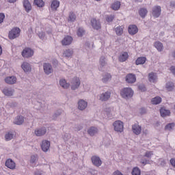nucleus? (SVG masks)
Wrapping results in <instances>:
<instances>
[{"label": "nucleus", "mask_w": 175, "mask_h": 175, "mask_svg": "<svg viewBox=\"0 0 175 175\" xmlns=\"http://www.w3.org/2000/svg\"><path fill=\"white\" fill-rule=\"evenodd\" d=\"M21 33V29L19 27H13L8 33V38L10 40H14V39H17L20 37Z\"/></svg>", "instance_id": "obj_1"}, {"label": "nucleus", "mask_w": 175, "mask_h": 175, "mask_svg": "<svg viewBox=\"0 0 175 175\" xmlns=\"http://www.w3.org/2000/svg\"><path fill=\"white\" fill-rule=\"evenodd\" d=\"M120 96L124 99H129L133 96V90L131 88H124L120 90Z\"/></svg>", "instance_id": "obj_2"}, {"label": "nucleus", "mask_w": 175, "mask_h": 175, "mask_svg": "<svg viewBox=\"0 0 175 175\" xmlns=\"http://www.w3.org/2000/svg\"><path fill=\"white\" fill-rule=\"evenodd\" d=\"M115 132L122 133L124 132V122L121 120H116L113 123Z\"/></svg>", "instance_id": "obj_3"}, {"label": "nucleus", "mask_w": 175, "mask_h": 175, "mask_svg": "<svg viewBox=\"0 0 175 175\" xmlns=\"http://www.w3.org/2000/svg\"><path fill=\"white\" fill-rule=\"evenodd\" d=\"M33 54L34 51L29 47L25 48L21 53L23 58H31V57H33Z\"/></svg>", "instance_id": "obj_4"}, {"label": "nucleus", "mask_w": 175, "mask_h": 175, "mask_svg": "<svg viewBox=\"0 0 175 175\" xmlns=\"http://www.w3.org/2000/svg\"><path fill=\"white\" fill-rule=\"evenodd\" d=\"M91 25L93 29H96V31H99L100 28H102V25H100V21L99 19H96L93 18L90 21Z\"/></svg>", "instance_id": "obj_5"}, {"label": "nucleus", "mask_w": 175, "mask_h": 175, "mask_svg": "<svg viewBox=\"0 0 175 175\" xmlns=\"http://www.w3.org/2000/svg\"><path fill=\"white\" fill-rule=\"evenodd\" d=\"M81 83L80 78L77 77H74L71 81V90H77L80 87Z\"/></svg>", "instance_id": "obj_6"}, {"label": "nucleus", "mask_w": 175, "mask_h": 175, "mask_svg": "<svg viewBox=\"0 0 175 175\" xmlns=\"http://www.w3.org/2000/svg\"><path fill=\"white\" fill-rule=\"evenodd\" d=\"M91 161L94 166L96 167H99V166H102V160L100 157L98 156H92L91 158Z\"/></svg>", "instance_id": "obj_7"}, {"label": "nucleus", "mask_w": 175, "mask_h": 175, "mask_svg": "<svg viewBox=\"0 0 175 175\" xmlns=\"http://www.w3.org/2000/svg\"><path fill=\"white\" fill-rule=\"evenodd\" d=\"M5 166L11 170H14L16 169V162L12 159H8L5 161Z\"/></svg>", "instance_id": "obj_8"}, {"label": "nucleus", "mask_w": 175, "mask_h": 175, "mask_svg": "<svg viewBox=\"0 0 175 175\" xmlns=\"http://www.w3.org/2000/svg\"><path fill=\"white\" fill-rule=\"evenodd\" d=\"M125 79L126 83L129 84H133V83H136V75L135 74H127Z\"/></svg>", "instance_id": "obj_9"}, {"label": "nucleus", "mask_w": 175, "mask_h": 175, "mask_svg": "<svg viewBox=\"0 0 175 175\" xmlns=\"http://www.w3.org/2000/svg\"><path fill=\"white\" fill-rule=\"evenodd\" d=\"M161 6L156 5L152 8V14L153 17H155L156 18H158L161 16Z\"/></svg>", "instance_id": "obj_10"}, {"label": "nucleus", "mask_w": 175, "mask_h": 175, "mask_svg": "<svg viewBox=\"0 0 175 175\" xmlns=\"http://www.w3.org/2000/svg\"><path fill=\"white\" fill-rule=\"evenodd\" d=\"M129 35H136L139 32V29L135 25H130L128 28Z\"/></svg>", "instance_id": "obj_11"}, {"label": "nucleus", "mask_w": 175, "mask_h": 175, "mask_svg": "<svg viewBox=\"0 0 175 175\" xmlns=\"http://www.w3.org/2000/svg\"><path fill=\"white\" fill-rule=\"evenodd\" d=\"M72 42H73V38H72V36H66L62 40V44L63 46H69V44H72Z\"/></svg>", "instance_id": "obj_12"}, {"label": "nucleus", "mask_w": 175, "mask_h": 175, "mask_svg": "<svg viewBox=\"0 0 175 175\" xmlns=\"http://www.w3.org/2000/svg\"><path fill=\"white\" fill-rule=\"evenodd\" d=\"M43 69L45 75H50L51 73H53V67L51 66V64L49 63L44 64Z\"/></svg>", "instance_id": "obj_13"}, {"label": "nucleus", "mask_w": 175, "mask_h": 175, "mask_svg": "<svg viewBox=\"0 0 175 175\" xmlns=\"http://www.w3.org/2000/svg\"><path fill=\"white\" fill-rule=\"evenodd\" d=\"M41 148L44 152H47L50 150V141L43 140L41 144Z\"/></svg>", "instance_id": "obj_14"}, {"label": "nucleus", "mask_w": 175, "mask_h": 175, "mask_svg": "<svg viewBox=\"0 0 175 175\" xmlns=\"http://www.w3.org/2000/svg\"><path fill=\"white\" fill-rule=\"evenodd\" d=\"M47 129L45 127H42L40 129H36L34 131V133L36 136L40 137L46 135Z\"/></svg>", "instance_id": "obj_15"}, {"label": "nucleus", "mask_w": 175, "mask_h": 175, "mask_svg": "<svg viewBox=\"0 0 175 175\" xmlns=\"http://www.w3.org/2000/svg\"><path fill=\"white\" fill-rule=\"evenodd\" d=\"M132 131L135 135H140L142 133V126L135 124L132 125Z\"/></svg>", "instance_id": "obj_16"}, {"label": "nucleus", "mask_w": 175, "mask_h": 175, "mask_svg": "<svg viewBox=\"0 0 175 175\" xmlns=\"http://www.w3.org/2000/svg\"><path fill=\"white\" fill-rule=\"evenodd\" d=\"M59 1L58 0H53L51 3V9L52 12H57L58 8H59Z\"/></svg>", "instance_id": "obj_17"}, {"label": "nucleus", "mask_w": 175, "mask_h": 175, "mask_svg": "<svg viewBox=\"0 0 175 175\" xmlns=\"http://www.w3.org/2000/svg\"><path fill=\"white\" fill-rule=\"evenodd\" d=\"M23 7L25 8V10L27 13H29L31 10H32V5H31V3L29 0H23Z\"/></svg>", "instance_id": "obj_18"}, {"label": "nucleus", "mask_w": 175, "mask_h": 175, "mask_svg": "<svg viewBox=\"0 0 175 175\" xmlns=\"http://www.w3.org/2000/svg\"><path fill=\"white\" fill-rule=\"evenodd\" d=\"M111 95V93L110 92H105L100 94V100H102V102H106V100H109V99H110Z\"/></svg>", "instance_id": "obj_19"}, {"label": "nucleus", "mask_w": 175, "mask_h": 175, "mask_svg": "<svg viewBox=\"0 0 175 175\" xmlns=\"http://www.w3.org/2000/svg\"><path fill=\"white\" fill-rule=\"evenodd\" d=\"M138 13L142 18H146L147 14H148V10L146 8H141L138 10Z\"/></svg>", "instance_id": "obj_20"}, {"label": "nucleus", "mask_w": 175, "mask_h": 175, "mask_svg": "<svg viewBox=\"0 0 175 175\" xmlns=\"http://www.w3.org/2000/svg\"><path fill=\"white\" fill-rule=\"evenodd\" d=\"M5 81L7 84H10V85L16 84L17 81V78L14 76L7 77L5 79Z\"/></svg>", "instance_id": "obj_21"}, {"label": "nucleus", "mask_w": 175, "mask_h": 175, "mask_svg": "<svg viewBox=\"0 0 175 175\" xmlns=\"http://www.w3.org/2000/svg\"><path fill=\"white\" fill-rule=\"evenodd\" d=\"M87 106H88V103L84 100H80L78 102V109L79 110H85V109L87 108Z\"/></svg>", "instance_id": "obj_22"}, {"label": "nucleus", "mask_w": 175, "mask_h": 175, "mask_svg": "<svg viewBox=\"0 0 175 175\" xmlns=\"http://www.w3.org/2000/svg\"><path fill=\"white\" fill-rule=\"evenodd\" d=\"M148 80L150 83H157V81L158 80V76L157 75V73L152 72L149 73Z\"/></svg>", "instance_id": "obj_23"}, {"label": "nucleus", "mask_w": 175, "mask_h": 175, "mask_svg": "<svg viewBox=\"0 0 175 175\" xmlns=\"http://www.w3.org/2000/svg\"><path fill=\"white\" fill-rule=\"evenodd\" d=\"M128 58H129V55H128V52H123L119 56L118 59L120 62H125V61L128 60Z\"/></svg>", "instance_id": "obj_24"}, {"label": "nucleus", "mask_w": 175, "mask_h": 175, "mask_svg": "<svg viewBox=\"0 0 175 175\" xmlns=\"http://www.w3.org/2000/svg\"><path fill=\"white\" fill-rule=\"evenodd\" d=\"M175 85L172 81H168L165 84V89L168 92L174 91Z\"/></svg>", "instance_id": "obj_25"}, {"label": "nucleus", "mask_w": 175, "mask_h": 175, "mask_svg": "<svg viewBox=\"0 0 175 175\" xmlns=\"http://www.w3.org/2000/svg\"><path fill=\"white\" fill-rule=\"evenodd\" d=\"M154 46L155 49H157V51L161 53V51H163V44L159 41H156L154 43Z\"/></svg>", "instance_id": "obj_26"}, {"label": "nucleus", "mask_w": 175, "mask_h": 175, "mask_svg": "<svg viewBox=\"0 0 175 175\" xmlns=\"http://www.w3.org/2000/svg\"><path fill=\"white\" fill-rule=\"evenodd\" d=\"M147 61V57H139L135 60V65H144Z\"/></svg>", "instance_id": "obj_27"}, {"label": "nucleus", "mask_w": 175, "mask_h": 175, "mask_svg": "<svg viewBox=\"0 0 175 175\" xmlns=\"http://www.w3.org/2000/svg\"><path fill=\"white\" fill-rule=\"evenodd\" d=\"M24 122V117L23 116H18L14 120V124L16 125H22Z\"/></svg>", "instance_id": "obj_28"}, {"label": "nucleus", "mask_w": 175, "mask_h": 175, "mask_svg": "<svg viewBox=\"0 0 175 175\" xmlns=\"http://www.w3.org/2000/svg\"><path fill=\"white\" fill-rule=\"evenodd\" d=\"M22 69L24 70V72H31V65L28 62H23L21 65Z\"/></svg>", "instance_id": "obj_29"}, {"label": "nucleus", "mask_w": 175, "mask_h": 175, "mask_svg": "<svg viewBox=\"0 0 175 175\" xmlns=\"http://www.w3.org/2000/svg\"><path fill=\"white\" fill-rule=\"evenodd\" d=\"M88 133L90 136H95L98 133V128L92 126L88 130Z\"/></svg>", "instance_id": "obj_30"}, {"label": "nucleus", "mask_w": 175, "mask_h": 175, "mask_svg": "<svg viewBox=\"0 0 175 175\" xmlns=\"http://www.w3.org/2000/svg\"><path fill=\"white\" fill-rule=\"evenodd\" d=\"M115 31L118 36H121L124 33V26H118L115 28Z\"/></svg>", "instance_id": "obj_31"}, {"label": "nucleus", "mask_w": 175, "mask_h": 175, "mask_svg": "<svg viewBox=\"0 0 175 175\" xmlns=\"http://www.w3.org/2000/svg\"><path fill=\"white\" fill-rule=\"evenodd\" d=\"M68 21V23H75V21H76V14H75V12H70L69 13Z\"/></svg>", "instance_id": "obj_32"}, {"label": "nucleus", "mask_w": 175, "mask_h": 175, "mask_svg": "<svg viewBox=\"0 0 175 175\" xmlns=\"http://www.w3.org/2000/svg\"><path fill=\"white\" fill-rule=\"evenodd\" d=\"M2 92L6 96H12L13 95L14 90L10 88H5L3 90Z\"/></svg>", "instance_id": "obj_33"}, {"label": "nucleus", "mask_w": 175, "mask_h": 175, "mask_svg": "<svg viewBox=\"0 0 175 175\" xmlns=\"http://www.w3.org/2000/svg\"><path fill=\"white\" fill-rule=\"evenodd\" d=\"M162 102V98L159 96H156L151 100L152 105H159Z\"/></svg>", "instance_id": "obj_34"}, {"label": "nucleus", "mask_w": 175, "mask_h": 175, "mask_svg": "<svg viewBox=\"0 0 175 175\" xmlns=\"http://www.w3.org/2000/svg\"><path fill=\"white\" fill-rule=\"evenodd\" d=\"M160 114L161 117H167V116H170V111L168 109L161 108L160 109Z\"/></svg>", "instance_id": "obj_35"}, {"label": "nucleus", "mask_w": 175, "mask_h": 175, "mask_svg": "<svg viewBox=\"0 0 175 175\" xmlns=\"http://www.w3.org/2000/svg\"><path fill=\"white\" fill-rule=\"evenodd\" d=\"M121 8V2L120 1H115L112 5H111V9L113 10H118Z\"/></svg>", "instance_id": "obj_36"}, {"label": "nucleus", "mask_w": 175, "mask_h": 175, "mask_svg": "<svg viewBox=\"0 0 175 175\" xmlns=\"http://www.w3.org/2000/svg\"><path fill=\"white\" fill-rule=\"evenodd\" d=\"M59 84L62 88H69L70 84L66 83V80L65 79H61L59 81Z\"/></svg>", "instance_id": "obj_37"}, {"label": "nucleus", "mask_w": 175, "mask_h": 175, "mask_svg": "<svg viewBox=\"0 0 175 175\" xmlns=\"http://www.w3.org/2000/svg\"><path fill=\"white\" fill-rule=\"evenodd\" d=\"M14 137V133H13L12 132H8L5 134V139L6 142H10V140H12V139H13Z\"/></svg>", "instance_id": "obj_38"}, {"label": "nucleus", "mask_w": 175, "mask_h": 175, "mask_svg": "<svg viewBox=\"0 0 175 175\" xmlns=\"http://www.w3.org/2000/svg\"><path fill=\"white\" fill-rule=\"evenodd\" d=\"M63 55L66 58H69V57H72V55H73V51L70 49H67V50L64 51Z\"/></svg>", "instance_id": "obj_39"}, {"label": "nucleus", "mask_w": 175, "mask_h": 175, "mask_svg": "<svg viewBox=\"0 0 175 175\" xmlns=\"http://www.w3.org/2000/svg\"><path fill=\"white\" fill-rule=\"evenodd\" d=\"M116 18V15L111 14V15H106L105 20L107 23H113V21Z\"/></svg>", "instance_id": "obj_40"}, {"label": "nucleus", "mask_w": 175, "mask_h": 175, "mask_svg": "<svg viewBox=\"0 0 175 175\" xmlns=\"http://www.w3.org/2000/svg\"><path fill=\"white\" fill-rule=\"evenodd\" d=\"M132 175H141L142 174V171L140 169L137 167H135L133 168V170L131 172Z\"/></svg>", "instance_id": "obj_41"}, {"label": "nucleus", "mask_w": 175, "mask_h": 175, "mask_svg": "<svg viewBox=\"0 0 175 175\" xmlns=\"http://www.w3.org/2000/svg\"><path fill=\"white\" fill-rule=\"evenodd\" d=\"M84 33H85V30H84V29L83 27H79L77 29V36H79V38L83 37Z\"/></svg>", "instance_id": "obj_42"}, {"label": "nucleus", "mask_w": 175, "mask_h": 175, "mask_svg": "<svg viewBox=\"0 0 175 175\" xmlns=\"http://www.w3.org/2000/svg\"><path fill=\"white\" fill-rule=\"evenodd\" d=\"M34 4L38 6V8H43V6H44V1H43V0H34Z\"/></svg>", "instance_id": "obj_43"}, {"label": "nucleus", "mask_w": 175, "mask_h": 175, "mask_svg": "<svg viewBox=\"0 0 175 175\" xmlns=\"http://www.w3.org/2000/svg\"><path fill=\"white\" fill-rule=\"evenodd\" d=\"M109 80H111V75L107 73L102 79L103 83H107Z\"/></svg>", "instance_id": "obj_44"}, {"label": "nucleus", "mask_w": 175, "mask_h": 175, "mask_svg": "<svg viewBox=\"0 0 175 175\" xmlns=\"http://www.w3.org/2000/svg\"><path fill=\"white\" fill-rule=\"evenodd\" d=\"M99 64L102 68L106 66V57L105 56H101L100 57Z\"/></svg>", "instance_id": "obj_45"}, {"label": "nucleus", "mask_w": 175, "mask_h": 175, "mask_svg": "<svg viewBox=\"0 0 175 175\" xmlns=\"http://www.w3.org/2000/svg\"><path fill=\"white\" fill-rule=\"evenodd\" d=\"M38 161V154H34L31 157L30 162L31 163H35Z\"/></svg>", "instance_id": "obj_46"}, {"label": "nucleus", "mask_w": 175, "mask_h": 175, "mask_svg": "<svg viewBox=\"0 0 175 175\" xmlns=\"http://www.w3.org/2000/svg\"><path fill=\"white\" fill-rule=\"evenodd\" d=\"M152 155H154V152L147 151V152H146L144 157H146V158H151V157H152Z\"/></svg>", "instance_id": "obj_47"}, {"label": "nucleus", "mask_w": 175, "mask_h": 175, "mask_svg": "<svg viewBox=\"0 0 175 175\" xmlns=\"http://www.w3.org/2000/svg\"><path fill=\"white\" fill-rule=\"evenodd\" d=\"M138 88L139 90V91H141L142 92H144L146 91H147V89L146 88V85L142 84V85H139L138 86Z\"/></svg>", "instance_id": "obj_48"}, {"label": "nucleus", "mask_w": 175, "mask_h": 175, "mask_svg": "<svg viewBox=\"0 0 175 175\" xmlns=\"http://www.w3.org/2000/svg\"><path fill=\"white\" fill-rule=\"evenodd\" d=\"M173 126H174V123H169L168 124H167L165 127V129H169V131H170V129H173Z\"/></svg>", "instance_id": "obj_49"}, {"label": "nucleus", "mask_w": 175, "mask_h": 175, "mask_svg": "<svg viewBox=\"0 0 175 175\" xmlns=\"http://www.w3.org/2000/svg\"><path fill=\"white\" fill-rule=\"evenodd\" d=\"M3 20H5V14L0 13V24H2V23H3Z\"/></svg>", "instance_id": "obj_50"}, {"label": "nucleus", "mask_w": 175, "mask_h": 175, "mask_svg": "<svg viewBox=\"0 0 175 175\" xmlns=\"http://www.w3.org/2000/svg\"><path fill=\"white\" fill-rule=\"evenodd\" d=\"M44 36H46V34L44 33V32H40L38 33V37L40 38V39H44Z\"/></svg>", "instance_id": "obj_51"}, {"label": "nucleus", "mask_w": 175, "mask_h": 175, "mask_svg": "<svg viewBox=\"0 0 175 175\" xmlns=\"http://www.w3.org/2000/svg\"><path fill=\"white\" fill-rule=\"evenodd\" d=\"M170 70L172 73V75H174V76H175V66H172L170 68Z\"/></svg>", "instance_id": "obj_52"}, {"label": "nucleus", "mask_w": 175, "mask_h": 175, "mask_svg": "<svg viewBox=\"0 0 175 175\" xmlns=\"http://www.w3.org/2000/svg\"><path fill=\"white\" fill-rule=\"evenodd\" d=\"M170 163L173 166V167H175V159L172 158L170 160Z\"/></svg>", "instance_id": "obj_53"}, {"label": "nucleus", "mask_w": 175, "mask_h": 175, "mask_svg": "<svg viewBox=\"0 0 175 175\" xmlns=\"http://www.w3.org/2000/svg\"><path fill=\"white\" fill-rule=\"evenodd\" d=\"M112 175H122V173H121V172H120L119 170H116L113 173Z\"/></svg>", "instance_id": "obj_54"}, {"label": "nucleus", "mask_w": 175, "mask_h": 175, "mask_svg": "<svg viewBox=\"0 0 175 175\" xmlns=\"http://www.w3.org/2000/svg\"><path fill=\"white\" fill-rule=\"evenodd\" d=\"M146 110L145 108H141V111H140L141 114H146Z\"/></svg>", "instance_id": "obj_55"}, {"label": "nucleus", "mask_w": 175, "mask_h": 175, "mask_svg": "<svg viewBox=\"0 0 175 175\" xmlns=\"http://www.w3.org/2000/svg\"><path fill=\"white\" fill-rule=\"evenodd\" d=\"M61 113H62V110H60L57 113H55V116L57 117V116H61Z\"/></svg>", "instance_id": "obj_56"}, {"label": "nucleus", "mask_w": 175, "mask_h": 175, "mask_svg": "<svg viewBox=\"0 0 175 175\" xmlns=\"http://www.w3.org/2000/svg\"><path fill=\"white\" fill-rule=\"evenodd\" d=\"M34 175H42V172L40 171H36L34 173Z\"/></svg>", "instance_id": "obj_57"}, {"label": "nucleus", "mask_w": 175, "mask_h": 175, "mask_svg": "<svg viewBox=\"0 0 175 175\" xmlns=\"http://www.w3.org/2000/svg\"><path fill=\"white\" fill-rule=\"evenodd\" d=\"M143 165H147L148 163V161H142L141 162Z\"/></svg>", "instance_id": "obj_58"}, {"label": "nucleus", "mask_w": 175, "mask_h": 175, "mask_svg": "<svg viewBox=\"0 0 175 175\" xmlns=\"http://www.w3.org/2000/svg\"><path fill=\"white\" fill-rule=\"evenodd\" d=\"M17 0H9L10 3H14Z\"/></svg>", "instance_id": "obj_59"}, {"label": "nucleus", "mask_w": 175, "mask_h": 175, "mask_svg": "<svg viewBox=\"0 0 175 175\" xmlns=\"http://www.w3.org/2000/svg\"><path fill=\"white\" fill-rule=\"evenodd\" d=\"M0 55H2V46L0 45Z\"/></svg>", "instance_id": "obj_60"}, {"label": "nucleus", "mask_w": 175, "mask_h": 175, "mask_svg": "<svg viewBox=\"0 0 175 175\" xmlns=\"http://www.w3.org/2000/svg\"><path fill=\"white\" fill-rule=\"evenodd\" d=\"M77 131H81V129H83V126L77 127Z\"/></svg>", "instance_id": "obj_61"}, {"label": "nucleus", "mask_w": 175, "mask_h": 175, "mask_svg": "<svg viewBox=\"0 0 175 175\" xmlns=\"http://www.w3.org/2000/svg\"><path fill=\"white\" fill-rule=\"evenodd\" d=\"M135 2H139V3H142L143 2V0H135Z\"/></svg>", "instance_id": "obj_62"}, {"label": "nucleus", "mask_w": 175, "mask_h": 175, "mask_svg": "<svg viewBox=\"0 0 175 175\" xmlns=\"http://www.w3.org/2000/svg\"><path fill=\"white\" fill-rule=\"evenodd\" d=\"M95 1H100V0H95Z\"/></svg>", "instance_id": "obj_63"}, {"label": "nucleus", "mask_w": 175, "mask_h": 175, "mask_svg": "<svg viewBox=\"0 0 175 175\" xmlns=\"http://www.w3.org/2000/svg\"><path fill=\"white\" fill-rule=\"evenodd\" d=\"M101 68H102V67H100V70H101Z\"/></svg>", "instance_id": "obj_64"}]
</instances>
